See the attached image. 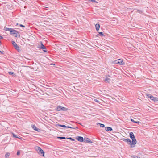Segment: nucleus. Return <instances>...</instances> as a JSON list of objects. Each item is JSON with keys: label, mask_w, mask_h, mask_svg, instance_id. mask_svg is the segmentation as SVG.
<instances>
[{"label": "nucleus", "mask_w": 158, "mask_h": 158, "mask_svg": "<svg viewBox=\"0 0 158 158\" xmlns=\"http://www.w3.org/2000/svg\"><path fill=\"white\" fill-rule=\"evenodd\" d=\"M32 127L34 130H35V131H38L37 130V129H36V127L34 125H32Z\"/></svg>", "instance_id": "22"}, {"label": "nucleus", "mask_w": 158, "mask_h": 158, "mask_svg": "<svg viewBox=\"0 0 158 158\" xmlns=\"http://www.w3.org/2000/svg\"><path fill=\"white\" fill-rule=\"evenodd\" d=\"M0 54H4V51H1L0 50Z\"/></svg>", "instance_id": "32"}, {"label": "nucleus", "mask_w": 158, "mask_h": 158, "mask_svg": "<svg viewBox=\"0 0 158 158\" xmlns=\"http://www.w3.org/2000/svg\"><path fill=\"white\" fill-rule=\"evenodd\" d=\"M84 141L85 143H92L91 141L88 138H85L84 139Z\"/></svg>", "instance_id": "12"}, {"label": "nucleus", "mask_w": 158, "mask_h": 158, "mask_svg": "<svg viewBox=\"0 0 158 158\" xmlns=\"http://www.w3.org/2000/svg\"><path fill=\"white\" fill-rule=\"evenodd\" d=\"M105 129L107 131H111L113 130L112 128L110 127H105Z\"/></svg>", "instance_id": "14"}, {"label": "nucleus", "mask_w": 158, "mask_h": 158, "mask_svg": "<svg viewBox=\"0 0 158 158\" xmlns=\"http://www.w3.org/2000/svg\"><path fill=\"white\" fill-rule=\"evenodd\" d=\"M80 142H82L84 141L83 138L81 136H77L76 138Z\"/></svg>", "instance_id": "10"}, {"label": "nucleus", "mask_w": 158, "mask_h": 158, "mask_svg": "<svg viewBox=\"0 0 158 158\" xmlns=\"http://www.w3.org/2000/svg\"><path fill=\"white\" fill-rule=\"evenodd\" d=\"M52 64V65H55L54 64ZM51 65H52V64H51Z\"/></svg>", "instance_id": "37"}, {"label": "nucleus", "mask_w": 158, "mask_h": 158, "mask_svg": "<svg viewBox=\"0 0 158 158\" xmlns=\"http://www.w3.org/2000/svg\"><path fill=\"white\" fill-rule=\"evenodd\" d=\"M12 43L13 46L19 52V50H20L19 49V46L17 44L15 43V42L14 41H12Z\"/></svg>", "instance_id": "9"}, {"label": "nucleus", "mask_w": 158, "mask_h": 158, "mask_svg": "<svg viewBox=\"0 0 158 158\" xmlns=\"http://www.w3.org/2000/svg\"><path fill=\"white\" fill-rule=\"evenodd\" d=\"M9 156H10V153H6L5 156V157L7 158L8 157H9Z\"/></svg>", "instance_id": "24"}, {"label": "nucleus", "mask_w": 158, "mask_h": 158, "mask_svg": "<svg viewBox=\"0 0 158 158\" xmlns=\"http://www.w3.org/2000/svg\"><path fill=\"white\" fill-rule=\"evenodd\" d=\"M19 26L21 27H25V26L22 24H20L19 25Z\"/></svg>", "instance_id": "30"}, {"label": "nucleus", "mask_w": 158, "mask_h": 158, "mask_svg": "<svg viewBox=\"0 0 158 158\" xmlns=\"http://www.w3.org/2000/svg\"><path fill=\"white\" fill-rule=\"evenodd\" d=\"M67 139H70L72 141H74V140H75L74 139H73L71 137L67 138Z\"/></svg>", "instance_id": "28"}, {"label": "nucleus", "mask_w": 158, "mask_h": 158, "mask_svg": "<svg viewBox=\"0 0 158 158\" xmlns=\"http://www.w3.org/2000/svg\"><path fill=\"white\" fill-rule=\"evenodd\" d=\"M58 125L60 127H61L64 128H65L67 127V126L64 125H61V124H58Z\"/></svg>", "instance_id": "21"}, {"label": "nucleus", "mask_w": 158, "mask_h": 158, "mask_svg": "<svg viewBox=\"0 0 158 158\" xmlns=\"http://www.w3.org/2000/svg\"><path fill=\"white\" fill-rule=\"evenodd\" d=\"M18 23H17L16 24V25H18Z\"/></svg>", "instance_id": "38"}, {"label": "nucleus", "mask_w": 158, "mask_h": 158, "mask_svg": "<svg viewBox=\"0 0 158 158\" xmlns=\"http://www.w3.org/2000/svg\"><path fill=\"white\" fill-rule=\"evenodd\" d=\"M35 148L38 154L43 156H44V151L39 146H36Z\"/></svg>", "instance_id": "2"}, {"label": "nucleus", "mask_w": 158, "mask_h": 158, "mask_svg": "<svg viewBox=\"0 0 158 158\" xmlns=\"http://www.w3.org/2000/svg\"><path fill=\"white\" fill-rule=\"evenodd\" d=\"M139 158H140L139 157Z\"/></svg>", "instance_id": "40"}, {"label": "nucleus", "mask_w": 158, "mask_h": 158, "mask_svg": "<svg viewBox=\"0 0 158 158\" xmlns=\"http://www.w3.org/2000/svg\"><path fill=\"white\" fill-rule=\"evenodd\" d=\"M76 128H78V127H76Z\"/></svg>", "instance_id": "39"}, {"label": "nucleus", "mask_w": 158, "mask_h": 158, "mask_svg": "<svg viewBox=\"0 0 158 158\" xmlns=\"http://www.w3.org/2000/svg\"><path fill=\"white\" fill-rule=\"evenodd\" d=\"M99 34L96 35L97 36H98L99 35H101L102 36H105L104 35L103 33L102 32H98Z\"/></svg>", "instance_id": "18"}, {"label": "nucleus", "mask_w": 158, "mask_h": 158, "mask_svg": "<svg viewBox=\"0 0 158 158\" xmlns=\"http://www.w3.org/2000/svg\"><path fill=\"white\" fill-rule=\"evenodd\" d=\"M40 44H38V48L42 49H46V48L44 45L43 44L41 41L40 42Z\"/></svg>", "instance_id": "7"}, {"label": "nucleus", "mask_w": 158, "mask_h": 158, "mask_svg": "<svg viewBox=\"0 0 158 158\" xmlns=\"http://www.w3.org/2000/svg\"><path fill=\"white\" fill-rule=\"evenodd\" d=\"M100 124V126L101 127H105V125L104 124L98 123Z\"/></svg>", "instance_id": "25"}, {"label": "nucleus", "mask_w": 158, "mask_h": 158, "mask_svg": "<svg viewBox=\"0 0 158 158\" xmlns=\"http://www.w3.org/2000/svg\"><path fill=\"white\" fill-rule=\"evenodd\" d=\"M114 72H112L110 74V75H106V77H108L111 78H113L115 76L114 75Z\"/></svg>", "instance_id": "11"}, {"label": "nucleus", "mask_w": 158, "mask_h": 158, "mask_svg": "<svg viewBox=\"0 0 158 158\" xmlns=\"http://www.w3.org/2000/svg\"><path fill=\"white\" fill-rule=\"evenodd\" d=\"M131 120L132 122L135 123H137V124H139L140 123V122H139V121H135L134 119H131Z\"/></svg>", "instance_id": "17"}, {"label": "nucleus", "mask_w": 158, "mask_h": 158, "mask_svg": "<svg viewBox=\"0 0 158 158\" xmlns=\"http://www.w3.org/2000/svg\"><path fill=\"white\" fill-rule=\"evenodd\" d=\"M9 73L10 75H13L14 74V73L13 72H9Z\"/></svg>", "instance_id": "26"}, {"label": "nucleus", "mask_w": 158, "mask_h": 158, "mask_svg": "<svg viewBox=\"0 0 158 158\" xmlns=\"http://www.w3.org/2000/svg\"><path fill=\"white\" fill-rule=\"evenodd\" d=\"M131 138L132 140V141H131L132 145H131V147L133 148L135 146V145L137 141L135 137V136H134L133 137H132Z\"/></svg>", "instance_id": "6"}, {"label": "nucleus", "mask_w": 158, "mask_h": 158, "mask_svg": "<svg viewBox=\"0 0 158 158\" xmlns=\"http://www.w3.org/2000/svg\"><path fill=\"white\" fill-rule=\"evenodd\" d=\"M95 28L96 31H98L100 28V25L98 23L96 24L95 25Z\"/></svg>", "instance_id": "13"}, {"label": "nucleus", "mask_w": 158, "mask_h": 158, "mask_svg": "<svg viewBox=\"0 0 158 158\" xmlns=\"http://www.w3.org/2000/svg\"><path fill=\"white\" fill-rule=\"evenodd\" d=\"M114 63L120 65H124L125 64L124 62L121 60L119 59L114 61Z\"/></svg>", "instance_id": "4"}, {"label": "nucleus", "mask_w": 158, "mask_h": 158, "mask_svg": "<svg viewBox=\"0 0 158 158\" xmlns=\"http://www.w3.org/2000/svg\"><path fill=\"white\" fill-rule=\"evenodd\" d=\"M68 110V109L66 108L62 107L60 106H57L56 110L58 111L60 110L67 111Z\"/></svg>", "instance_id": "5"}, {"label": "nucleus", "mask_w": 158, "mask_h": 158, "mask_svg": "<svg viewBox=\"0 0 158 158\" xmlns=\"http://www.w3.org/2000/svg\"><path fill=\"white\" fill-rule=\"evenodd\" d=\"M123 140L125 142L131 145H132V143L131 142V141L129 139L123 138Z\"/></svg>", "instance_id": "8"}, {"label": "nucleus", "mask_w": 158, "mask_h": 158, "mask_svg": "<svg viewBox=\"0 0 158 158\" xmlns=\"http://www.w3.org/2000/svg\"><path fill=\"white\" fill-rule=\"evenodd\" d=\"M20 150H19L18 151L17 153V155L18 156L20 154Z\"/></svg>", "instance_id": "27"}, {"label": "nucleus", "mask_w": 158, "mask_h": 158, "mask_svg": "<svg viewBox=\"0 0 158 158\" xmlns=\"http://www.w3.org/2000/svg\"><path fill=\"white\" fill-rule=\"evenodd\" d=\"M43 51L44 52H47V50H43Z\"/></svg>", "instance_id": "36"}, {"label": "nucleus", "mask_w": 158, "mask_h": 158, "mask_svg": "<svg viewBox=\"0 0 158 158\" xmlns=\"http://www.w3.org/2000/svg\"><path fill=\"white\" fill-rule=\"evenodd\" d=\"M110 79L108 77H106V78L105 79L104 81L106 82H108L109 83L110 82L109 81H110Z\"/></svg>", "instance_id": "15"}, {"label": "nucleus", "mask_w": 158, "mask_h": 158, "mask_svg": "<svg viewBox=\"0 0 158 158\" xmlns=\"http://www.w3.org/2000/svg\"><path fill=\"white\" fill-rule=\"evenodd\" d=\"M4 30L6 31H9L10 32L11 35H15V36L17 37H19L20 35L18 31L16 30H14L13 28H9L6 27L4 28Z\"/></svg>", "instance_id": "1"}, {"label": "nucleus", "mask_w": 158, "mask_h": 158, "mask_svg": "<svg viewBox=\"0 0 158 158\" xmlns=\"http://www.w3.org/2000/svg\"><path fill=\"white\" fill-rule=\"evenodd\" d=\"M2 44V42L1 41H0V46H1Z\"/></svg>", "instance_id": "35"}, {"label": "nucleus", "mask_w": 158, "mask_h": 158, "mask_svg": "<svg viewBox=\"0 0 158 158\" xmlns=\"http://www.w3.org/2000/svg\"><path fill=\"white\" fill-rule=\"evenodd\" d=\"M3 39V37L2 36L0 35V40Z\"/></svg>", "instance_id": "31"}, {"label": "nucleus", "mask_w": 158, "mask_h": 158, "mask_svg": "<svg viewBox=\"0 0 158 158\" xmlns=\"http://www.w3.org/2000/svg\"><path fill=\"white\" fill-rule=\"evenodd\" d=\"M129 136L130 138L135 136L133 133L132 132H130L129 134Z\"/></svg>", "instance_id": "19"}, {"label": "nucleus", "mask_w": 158, "mask_h": 158, "mask_svg": "<svg viewBox=\"0 0 158 158\" xmlns=\"http://www.w3.org/2000/svg\"><path fill=\"white\" fill-rule=\"evenodd\" d=\"M57 138L60 139H67V138H66L65 137H57Z\"/></svg>", "instance_id": "20"}, {"label": "nucleus", "mask_w": 158, "mask_h": 158, "mask_svg": "<svg viewBox=\"0 0 158 158\" xmlns=\"http://www.w3.org/2000/svg\"><path fill=\"white\" fill-rule=\"evenodd\" d=\"M12 135L14 137L17 138H19V139H20V138L19 137H20L18 135H16L13 133H12Z\"/></svg>", "instance_id": "16"}, {"label": "nucleus", "mask_w": 158, "mask_h": 158, "mask_svg": "<svg viewBox=\"0 0 158 158\" xmlns=\"http://www.w3.org/2000/svg\"><path fill=\"white\" fill-rule=\"evenodd\" d=\"M94 101L95 102H98V100H97V99H95L94 100Z\"/></svg>", "instance_id": "34"}, {"label": "nucleus", "mask_w": 158, "mask_h": 158, "mask_svg": "<svg viewBox=\"0 0 158 158\" xmlns=\"http://www.w3.org/2000/svg\"><path fill=\"white\" fill-rule=\"evenodd\" d=\"M67 128H73V129H75V128H73V127H70L69 126H67Z\"/></svg>", "instance_id": "29"}, {"label": "nucleus", "mask_w": 158, "mask_h": 158, "mask_svg": "<svg viewBox=\"0 0 158 158\" xmlns=\"http://www.w3.org/2000/svg\"><path fill=\"white\" fill-rule=\"evenodd\" d=\"M88 1L91 2H96L98 3V2L95 0H88Z\"/></svg>", "instance_id": "23"}, {"label": "nucleus", "mask_w": 158, "mask_h": 158, "mask_svg": "<svg viewBox=\"0 0 158 158\" xmlns=\"http://www.w3.org/2000/svg\"><path fill=\"white\" fill-rule=\"evenodd\" d=\"M148 97L150 98L151 100L154 102H156L158 101V98L156 97H154L152 95L148 94L147 95Z\"/></svg>", "instance_id": "3"}, {"label": "nucleus", "mask_w": 158, "mask_h": 158, "mask_svg": "<svg viewBox=\"0 0 158 158\" xmlns=\"http://www.w3.org/2000/svg\"><path fill=\"white\" fill-rule=\"evenodd\" d=\"M139 157H138L137 156H134L133 157V158H139Z\"/></svg>", "instance_id": "33"}]
</instances>
